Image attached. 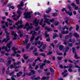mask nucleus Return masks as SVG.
Masks as SVG:
<instances>
[{"label":"nucleus","mask_w":80,"mask_h":80,"mask_svg":"<svg viewBox=\"0 0 80 80\" xmlns=\"http://www.w3.org/2000/svg\"><path fill=\"white\" fill-rule=\"evenodd\" d=\"M26 11L27 10H26L25 12L24 13V18L26 19H27L28 18H31V17H32V16H31V14H30V13H33V12H32V11H31V12H26Z\"/></svg>","instance_id":"1"},{"label":"nucleus","mask_w":80,"mask_h":80,"mask_svg":"<svg viewBox=\"0 0 80 80\" xmlns=\"http://www.w3.org/2000/svg\"><path fill=\"white\" fill-rule=\"evenodd\" d=\"M45 65H46V64L45 63H42H42H40L39 64V65L40 66V68L41 69L38 70V71L39 73L42 72V69H43V67L45 66Z\"/></svg>","instance_id":"2"},{"label":"nucleus","mask_w":80,"mask_h":80,"mask_svg":"<svg viewBox=\"0 0 80 80\" xmlns=\"http://www.w3.org/2000/svg\"><path fill=\"white\" fill-rule=\"evenodd\" d=\"M5 32L6 33V38H7V40L6 42H7L8 40H10V38H9L10 37V34L8 32V31H7V29H4Z\"/></svg>","instance_id":"3"},{"label":"nucleus","mask_w":80,"mask_h":80,"mask_svg":"<svg viewBox=\"0 0 80 80\" xmlns=\"http://www.w3.org/2000/svg\"><path fill=\"white\" fill-rule=\"evenodd\" d=\"M12 50L14 51V54H12L11 55L12 56L15 57V54H17V52H16V50H17V48H15L14 47H12Z\"/></svg>","instance_id":"4"},{"label":"nucleus","mask_w":80,"mask_h":80,"mask_svg":"<svg viewBox=\"0 0 80 80\" xmlns=\"http://www.w3.org/2000/svg\"><path fill=\"white\" fill-rule=\"evenodd\" d=\"M72 35H73V34H72V32H70L69 33L68 35H67L65 36V40H67L68 38H72Z\"/></svg>","instance_id":"5"},{"label":"nucleus","mask_w":80,"mask_h":80,"mask_svg":"<svg viewBox=\"0 0 80 80\" xmlns=\"http://www.w3.org/2000/svg\"><path fill=\"white\" fill-rule=\"evenodd\" d=\"M33 60H34V58H31L27 60L26 61V63H28V62L29 63H32L33 62Z\"/></svg>","instance_id":"6"},{"label":"nucleus","mask_w":80,"mask_h":80,"mask_svg":"<svg viewBox=\"0 0 80 80\" xmlns=\"http://www.w3.org/2000/svg\"><path fill=\"white\" fill-rule=\"evenodd\" d=\"M63 42V44L65 45H67L68 43V42H72V39H69L68 41H67L66 40H64Z\"/></svg>","instance_id":"7"},{"label":"nucleus","mask_w":80,"mask_h":80,"mask_svg":"<svg viewBox=\"0 0 80 80\" xmlns=\"http://www.w3.org/2000/svg\"><path fill=\"white\" fill-rule=\"evenodd\" d=\"M36 73V72L34 70H31V72L28 74V76H31L32 75H35Z\"/></svg>","instance_id":"8"},{"label":"nucleus","mask_w":80,"mask_h":80,"mask_svg":"<svg viewBox=\"0 0 80 80\" xmlns=\"http://www.w3.org/2000/svg\"><path fill=\"white\" fill-rule=\"evenodd\" d=\"M28 38H26L25 41H22V43L23 45H25L28 43Z\"/></svg>","instance_id":"9"},{"label":"nucleus","mask_w":80,"mask_h":80,"mask_svg":"<svg viewBox=\"0 0 80 80\" xmlns=\"http://www.w3.org/2000/svg\"><path fill=\"white\" fill-rule=\"evenodd\" d=\"M44 29L45 30H47L48 32H50V31H52V28H48L47 26H45Z\"/></svg>","instance_id":"10"},{"label":"nucleus","mask_w":80,"mask_h":80,"mask_svg":"<svg viewBox=\"0 0 80 80\" xmlns=\"http://www.w3.org/2000/svg\"><path fill=\"white\" fill-rule=\"evenodd\" d=\"M18 16L17 17V18L18 19V18H19L21 17V15L22 13V12L20 11V10H18Z\"/></svg>","instance_id":"11"},{"label":"nucleus","mask_w":80,"mask_h":80,"mask_svg":"<svg viewBox=\"0 0 80 80\" xmlns=\"http://www.w3.org/2000/svg\"><path fill=\"white\" fill-rule=\"evenodd\" d=\"M69 31L68 30H66V31L65 30H62L61 32V34L63 35L64 34H68Z\"/></svg>","instance_id":"12"},{"label":"nucleus","mask_w":80,"mask_h":80,"mask_svg":"<svg viewBox=\"0 0 80 80\" xmlns=\"http://www.w3.org/2000/svg\"><path fill=\"white\" fill-rule=\"evenodd\" d=\"M22 74H23V72L20 71V72H19L18 73H17L16 75L18 77H19L22 76Z\"/></svg>","instance_id":"13"},{"label":"nucleus","mask_w":80,"mask_h":80,"mask_svg":"<svg viewBox=\"0 0 80 80\" xmlns=\"http://www.w3.org/2000/svg\"><path fill=\"white\" fill-rule=\"evenodd\" d=\"M12 43V42H9L7 45L6 46L8 48H11V45Z\"/></svg>","instance_id":"14"},{"label":"nucleus","mask_w":80,"mask_h":80,"mask_svg":"<svg viewBox=\"0 0 80 80\" xmlns=\"http://www.w3.org/2000/svg\"><path fill=\"white\" fill-rule=\"evenodd\" d=\"M73 36H74L75 37H76V38H78V37H80V35L77 33L74 32L73 35Z\"/></svg>","instance_id":"15"},{"label":"nucleus","mask_w":80,"mask_h":80,"mask_svg":"<svg viewBox=\"0 0 80 80\" xmlns=\"http://www.w3.org/2000/svg\"><path fill=\"white\" fill-rule=\"evenodd\" d=\"M22 23H23V21L22 20H20V21H18V22L16 23L15 24L16 25H18V24H22Z\"/></svg>","instance_id":"16"},{"label":"nucleus","mask_w":80,"mask_h":80,"mask_svg":"<svg viewBox=\"0 0 80 80\" xmlns=\"http://www.w3.org/2000/svg\"><path fill=\"white\" fill-rule=\"evenodd\" d=\"M51 10H52L51 8H49L48 10L46 11V13H47L48 14V13H49L50 12H51Z\"/></svg>","instance_id":"17"},{"label":"nucleus","mask_w":80,"mask_h":80,"mask_svg":"<svg viewBox=\"0 0 80 80\" xmlns=\"http://www.w3.org/2000/svg\"><path fill=\"white\" fill-rule=\"evenodd\" d=\"M11 33L12 35H13L15 37H16L17 36V34L15 33V32H14V31H12Z\"/></svg>","instance_id":"18"},{"label":"nucleus","mask_w":80,"mask_h":80,"mask_svg":"<svg viewBox=\"0 0 80 80\" xmlns=\"http://www.w3.org/2000/svg\"><path fill=\"white\" fill-rule=\"evenodd\" d=\"M43 63H48V64H50L51 62L49 60H47V59H45L44 61H43Z\"/></svg>","instance_id":"19"},{"label":"nucleus","mask_w":80,"mask_h":80,"mask_svg":"<svg viewBox=\"0 0 80 80\" xmlns=\"http://www.w3.org/2000/svg\"><path fill=\"white\" fill-rule=\"evenodd\" d=\"M63 48H64V46H63V45H61L59 47V50L61 51H62L63 50Z\"/></svg>","instance_id":"20"},{"label":"nucleus","mask_w":80,"mask_h":80,"mask_svg":"<svg viewBox=\"0 0 80 80\" xmlns=\"http://www.w3.org/2000/svg\"><path fill=\"white\" fill-rule=\"evenodd\" d=\"M21 64V62L20 61H18L17 63L14 62V66H15V65H20Z\"/></svg>","instance_id":"21"},{"label":"nucleus","mask_w":80,"mask_h":80,"mask_svg":"<svg viewBox=\"0 0 80 80\" xmlns=\"http://www.w3.org/2000/svg\"><path fill=\"white\" fill-rule=\"evenodd\" d=\"M39 22H40V21L39 20H38V21L35 23H34V24H35V27H37L38 25Z\"/></svg>","instance_id":"22"},{"label":"nucleus","mask_w":80,"mask_h":80,"mask_svg":"<svg viewBox=\"0 0 80 80\" xmlns=\"http://www.w3.org/2000/svg\"><path fill=\"white\" fill-rule=\"evenodd\" d=\"M74 58L76 59H80V57H78V55L75 53L74 55Z\"/></svg>","instance_id":"23"},{"label":"nucleus","mask_w":80,"mask_h":80,"mask_svg":"<svg viewBox=\"0 0 80 80\" xmlns=\"http://www.w3.org/2000/svg\"><path fill=\"white\" fill-rule=\"evenodd\" d=\"M67 15H68L69 16H72L73 15V14H72V12L68 11L67 13Z\"/></svg>","instance_id":"24"},{"label":"nucleus","mask_w":80,"mask_h":80,"mask_svg":"<svg viewBox=\"0 0 80 80\" xmlns=\"http://www.w3.org/2000/svg\"><path fill=\"white\" fill-rule=\"evenodd\" d=\"M7 41V38L6 40V38H4V39L2 40V43H3V42H5V43H6L8 42V41H9V40H8L7 42H6Z\"/></svg>","instance_id":"25"},{"label":"nucleus","mask_w":80,"mask_h":80,"mask_svg":"<svg viewBox=\"0 0 80 80\" xmlns=\"http://www.w3.org/2000/svg\"><path fill=\"white\" fill-rule=\"evenodd\" d=\"M44 35H45V37H46V38L50 37V35H49V34H47V32H45Z\"/></svg>","instance_id":"26"},{"label":"nucleus","mask_w":80,"mask_h":80,"mask_svg":"<svg viewBox=\"0 0 80 80\" xmlns=\"http://www.w3.org/2000/svg\"><path fill=\"white\" fill-rule=\"evenodd\" d=\"M39 55L40 56H42V57H46V55H45V54L44 53H40L39 54Z\"/></svg>","instance_id":"27"},{"label":"nucleus","mask_w":80,"mask_h":80,"mask_svg":"<svg viewBox=\"0 0 80 80\" xmlns=\"http://www.w3.org/2000/svg\"><path fill=\"white\" fill-rule=\"evenodd\" d=\"M49 78V77H44L41 78V80H46V79H48Z\"/></svg>","instance_id":"28"},{"label":"nucleus","mask_w":80,"mask_h":80,"mask_svg":"<svg viewBox=\"0 0 80 80\" xmlns=\"http://www.w3.org/2000/svg\"><path fill=\"white\" fill-rule=\"evenodd\" d=\"M42 46H43V47L42 48V49H43V50H45L46 47H47V45L45 44H43Z\"/></svg>","instance_id":"29"},{"label":"nucleus","mask_w":80,"mask_h":80,"mask_svg":"<svg viewBox=\"0 0 80 80\" xmlns=\"http://www.w3.org/2000/svg\"><path fill=\"white\" fill-rule=\"evenodd\" d=\"M72 52L73 53H76V50H75V48L73 47L72 48Z\"/></svg>","instance_id":"30"},{"label":"nucleus","mask_w":80,"mask_h":80,"mask_svg":"<svg viewBox=\"0 0 80 80\" xmlns=\"http://www.w3.org/2000/svg\"><path fill=\"white\" fill-rule=\"evenodd\" d=\"M59 23V22L57 21H55L54 22V25H55V26H57L58 25Z\"/></svg>","instance_id":"31"},{"label":"nucleus","mask_w":80,"mask_h":80,"mask_svg":"<svg viewBox=\"0 0 80 80\" xmlns=\"http://www.w3.org/2000/svg\"><path fill=\"white\" fill-rule=\"evenodd\" d=\"M30 43H29L28 44V45L26 47V49L28 50L30 48Z\"/></svg>","instance_id":"32"},{"label":"nucleus","mask_w":80,"mask_h":80,"mask_svg":"<svg viewBox=\"0 0 80 80\" xmlns=\"http://www.w3.org/2000/svg\"><path fill=\"white\" fill-rule=\"evenodd\" d=\"M58 14V13H57L56 12H55L52 14V16L53 17H56V16Z\"/></svg>","instance_id":"33"},{"label":"nucleus","mask_w":80,"mask_h":80,"mask_svg":"<svg viewBox=\"0 0 80 80\" xmlns=\"http://www.w3.org/2000/svg\"><path fill=\"white\" fill-rule=\"evenodd\" d=\"M80 27L78 25H76V31H78L79 30V28Z\"/></svg>","instance_id":"34"},{"label":"nucleus","mask_w":80,"mask_h":80,"mask_svg":"<svg viewBox=\"0 0 80 80\" xmlns=\"http://www.w3.org/2000/svg\"><path fill=\"white\" fill-rule=\"evenodd\" d=\"M23 57L24 58V60H27L28 58V56H26L25 55H24L23 56Z\"/></svg>","instance_id":"35"},{"label":"nucleus","mask_w":80,"mask_h":80,"mask_svg":"<svg viewBox=\"0 0 80 80\" xmlns=\"http://www.w3.org/2000/svg\"><path fill=\"white\" fill-rule=\"evenodd\" d=\"M34 14L35 15H40V13L39 12H35Z\"/></svg>","instance_id":"36"},{"label":"nucleus","mask_w":80,"mask_h":80,"mask_svg":"<svg viewBox=\"0 0 80 80\" xmlns=\"http://www.w3.org/2000/svg\"><path fill=\"white\" fill-rule=\"evenodd\" d=\"M43 42H42L40 46H38V48H40L42 47V46H43Z\"/></svg>","instance_id":"37"},{"label":"nucleus","mask_w":80,"mask_h":80,"mask_svg":"<svg viewBox=\"0 0 80 80\" xmlns=\"http://www.w3.org/2000/svg\"><path fill=\"white\" fill-rule=\"evenodd\" d=\"M50 71L52 73H53L54 72V70L53 69V68L52 67L50 68Z\"/></svg>","instance_id":"38"},{"label":"nucleus","mask_w":80,"mask_h":80,"mask_svg":"<svg viewBox=\"0 0 80 80\" xmlns=\"http://www.w3.org/2000/svg\"><path fill=\"white\" fill-rule=\"evenodd\" d=\"M55 21V19H49V21L50 22H51V23H52L53 22H54Z\"/></svg>","instance_id":"39"},{"label":"nucleus","mask_w":80,"mask_h":80,"mask_svg":"<svg viewBox=\"0 0 80 80\" xmlns=\"http://www.w3.org/2000/svg\"><path fill=\"white\" fill-rule=\"evenodd\" d=\"M68 7L70 12H71L72 11V8H71V7L69 6V5H68Z\"/></svg>","instance_id":"40"},{"label":"nucleus","mask_w":80,"mask_h":80,"mask_svg":"<svg viewBox=\"0 0 80 80\" xmlns=\"http://www.w3.org/2000/svg\"><path fill=\"white\" fill-rule=\"evenodd\" d=\"M66 19H67L69 21V22H70V21H71V20H72V19H71V18H68L67 17H66L65 18Z\"/></svg>","instance_id":"41"},{"label":"nucleus","mask_w":80,"mask_h":80,"mask_svg":"<svg viewBox=\"0 0 80 80\" xmlns=\"http://www.w3.org/2000/svg\"><path fill=\"white\" fill-rule=\"evenodd\" d=\"M7 21H8V22H12V23H13V21L10 19L9 18L7 19Z\"/></svg>","instance_id":"42"},{"label":"nucleus","mask_w":80,"mask_h":80,"mask_svg":"<svg viewBox=\"0 0 80 80\" xmlns=\"http://www.w3.org/2000/svg\"><path fill=\"white\" fill-rule=\"evenodd\" d=\"M21 7H23V6H24L25 4H23V1H22L20 3V4Z\"/></svg>","instance_id":"43"},{"label":"nucleus","mask_w":80,"mask_h":80,"mask_svg":"<svg viewBox=\"0 0 80 80\" xmlns=\"http://www.w3.org/2000/svg\"><path fill=\"white\" fill-rule=\"evenodd\" d=\"M40 37V36H38L35 39V41L37 42V41L38 40V39H39Z\"/></svg>","instance_id":"44"},{"label":"nucleus","mask_w":80,"mask_h":80,"mask_svg":"<svg viewBox=\"0 0 80 80\" xmlns=\"http://www.w3.org/2000/svg\"><path fill=\"white\" fill-rule=\"evenodd\" d=\"M63 58V57H60L58 56L57 58L58 60H62V58Z\"/></svg>","instance_id":"45"},{"label":"nucleus","mask_w":80,"mask_h":80,"mask_svg":"<svg viewBox=\"0 0 80 80\" xmlns=\"http://www.w3.org/2000/svg\"><path fill=\"white\" fill-rule=\"evenodd\" d=\"M5 67H3L2 70V73H4L5 72Z\"/></svg>","instance_id":"46"},{"label":"nucleus","mask_w":80,"mask_h":80,"mask_svg":"<svg viewBox=\"0 0 80 80\" xmlns=\"http://www.w3.org/2000/svg\"><path fill=\"white\" fill-rule=\"evenodd\" d=\"M40 26H38L37 28L35 29V31H38V30H40Z\"/></svg>","instance_id":"47"},{"label":"nucleus","mask_w":80,"mask_h":80,"mask_svg":"<svg viewBox=\"0 0 80 80\" xmlns=\"http://www.w3.org/2000/svg\"><path fill=\"white\" fill-rule=\"evenodd\" d=\"M35 38H34L33 37H32L31 38L30 41L33 42V40H34L35 39Z\"/></svg>","instance_id":"48"},{"label":"nucleus","mask_w":80,"mask_h":80,"mask_svg":"<svg viewBox=\"0 0 80 80\" xmlns=\"http://www.w3.org/2000/svg\"><path fill=\"white\" fill-rule=\"evenodd\" d=\"M67 72H68V71H67V70H65L64 71V72H63L62 73V75H64V73H67Z\"/></svg>","instance_id":"49"},{"label":"nucleus","mask_w":80,"mask_h":80,"mask_svg":"<svg viewBox=\"0 0 80 80\" xmlns=\"http://www.w3.org/2000/svg\"><path fill=\"white\" fill-rule=\"evenodd\" d=\"M73 29V27L72 26H70L69 29V30L70 32L72 31V30Z\"/></svg>","instance_id":"50"},{"label":"nucleus","mask_w":80,"mask_h":80,"mask_svg":"<svg viewBox=\"0 0 80 80\" xmlns=\"http://www.w3.org/2000/svg\"><path fill=\"white\" fill-rule=\"evenodd\" d=\"M35 80H40V77H38L37 78H35Z\"/></svg>","instance_id":"51"},{"label":"nucleus","mask_w":80,"mask_h":80,"mask_svg":"<svg viewBox=\"0 0 80 80\" xmlns=\"http://www.w3.org/2000/svg\"><path fill=\"white\" fill-rule=\"evenodd\" d=\"M36 52H37V48H35L33 51V53H35Z\"/></svg>","instance_id":"52"},{"label":"nucleus","mask_w":80,"mask_h":80,"mask_svg":"<svg viewBox=\"0 0 80 80\" xmlns=\"http://www.w3.org/2000/svg\"><path fill=\"white\" fill-rule=\"evenodd\" d=\"M53 53L52 52H50V51H49L48 53H47L48 55H51V54H52V53Z\"/></svg>","instance_id":"53"},{"label":"nucleus","mask_w":80,"mask_h":80,"mask_svg":"<svg viewBox=\"0 0 80 80\" xmlns=\"http://www.w3.org/2000/svg\"><path fill=\"white\" fill-rule=\"evenodd\" d=\"M69 68H72L73 67L71 63H70L69 65Z\"/></svg>","instance_id":"54"},{"label":"nucleus","mask_w":80,"mask_h":80,"mask_svg":"<svg viewBox=\"0 0 80 80\" xmlns=\"http://www.w3.org/2000/svg\"><path fill=\"white\" fill-rule=\"evenodd\" d=\"M79 8H78V6H76L75 7L74 10H78Z\"/></svg>","instance_id":"55"},{"label":"nucleus","mask_w":80,"mask_h":80,"mask_svg":"<svg viewBox=\"0 0 80 80\" xmlns=\"http://www.w3.org/2000/svg\"><path fill=\"white\" fill-rule=\"evenodd\" d=\"M5 25L7 27H8V22H5Z\"/></svg>","instance_id":"56"},{"label":"nucleus","mask_w":80,"mask_h":80,"mask_svg":"<svg viewBox=\"0 0 80 80\" xmlns=\"http://www.w3.org/2000/svg\"><path fill=\"white\" fill-rule=\"evenodd\" d=\"M14 74V72H12L9 73V75L10 76H12V75H13Z\"/></svg>","instance_id":"57"},{"label":"nucleus","mask_w":80,"mask_h":80,"mask_svg":"<svg viewBox=\"0 0 80 80\" xmlns=\"http://www.w3.org/2000/svg\"><path fill=\"white\" fill-rule=\"evenodd\" d=\"M45 20V22L47 23V22H48V21H49V20L48 18H44Z\"/></svg>","instance_id":"58"},{"label":"nucleus","mask_w":80,"mask_h":80,"mask_svg":"<svg viewBox=\"0 0 80 80\" xmlns=\"http://www.w3.org/2000/svg\"><path fill=\"white\" fill-rule=\"evenodd\" d=\"M71 5L72 6V7H76V5L75 4V3H72L71 4Z\"/></svg>","instance_id":"59"},{"label":"nucleus","mask_w":80,"mask_h":80,"mask_svg":"<svg viewBox=\"0 0 80 80\" xmlns=\"http://www.w3.org/2000/svg\"><path fill=\"white\" fill-rule=\"evenodd\" d=\"M20 28H23V24L20 25L19 26Z\"/></svg>","instance_id":"60"},{"label":"nucleus","mask_w":80,"mask_h":80,"mask_svg":"<svg viewBox=\"0 0 80 80\" xmlns=\"http://www.w3.org/2000/svg\"><path fill=\"white\" fill-rule=\"evenodd\" d=\"M68 45H69V46H70V47H72V46H73V43H70Z\"/></svg>","instance_id":"61"},{"label":"nucleus","mask_w":80,"mask_h":80,"mask_svg":"<svg viewBox=\"0 0 80 80\" xmlns=\"http://www.w3.org/2000/svg\"><path fill=\"white\" fill-rule=\"evenodd\" d=\"M68 72H72V69L71 68H69V69L68 70Z\"/></svg>","instance_id":"62"},{"label":"nucleus","mask_w":80,"mask_h":80,"mask_svg":"<svg viewBox=\"0 0 80 80\" xmlns=\"http://www.w3.org/2000/svg\"><path fill=\"white\" fill-rule=\"evenodd\" d=\"M47 42H49L50 41V37L48 38V39H46Z\"/></svg>","instance_id":"63"},{"label":"nucleus","mask_w":80,"mask_h":80,"mask_svg":"<svg viewBox=\"0 0 80 80\" xmlns=\"http://www.w3.org/2000/svg\"><path fill=\"white\" fill-rule=\"evenodd\" d=\"M4 59L2 58H0V62H4Z\"/></svg>","instance_id":"64"}]
</instances>
